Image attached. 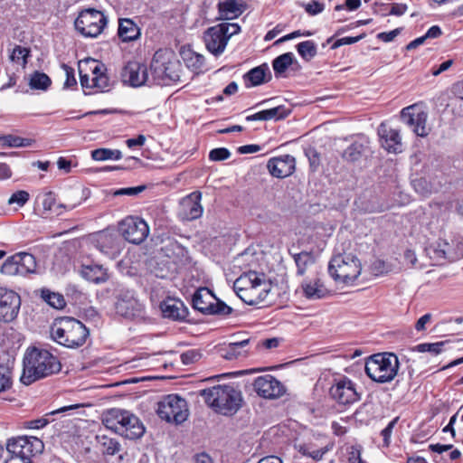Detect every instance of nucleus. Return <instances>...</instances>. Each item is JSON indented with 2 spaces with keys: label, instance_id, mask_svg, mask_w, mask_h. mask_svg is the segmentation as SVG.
I'll list each match as a JSON object with an SVG mask.
<instances>
[{
  "label": "nucleus",
  "instance_id": "052dcab7",
  "mask_svg": "<svg viewBox=\"0 0 463 463\" xmlns=\"http://www.w3.org/2000/svg\"><path fill=\"white\" fill-rule=\"evenodd\" d=\"M144 185H139L136 187H128V188H121L118 190L115 194L116 195H129L134 196L138 194L139 193L143 192L145 190Z\"/></svg>",
  "mask_w": 463,
  "mask_h": 463
},
{
  "label": "nucleus",
  "instance_id": "e2e57ef3",
  "mask_svg": "<svg viewBox=\"0 0 463 463\" xmlns=\"http://www.w3.org/2000/svg\"><path fill=\"white\" fill-rule=\"evenodd\" d=\"M29 265L24 264V268L29 269L26 271V275L29 274H43L45 270V267L43 265L44 262H28Z\"/></svg>",
  "mask_w": 463,
  "mask_h": 463
},
{
  "label": "nucleus",
  "instance_id": "c9c22d12",
  "mask_svg": "<svg viewBox=\"0 0 463 463\" xmlns=\"http://www.w3.org/2000/svg\"><path fill=\"white\" fill-rule=\"evenodd\" d=\"M96 439L103 454L112 456L120 450L121 445L115 439L106 435H97Z\"/></svg>",
  "mask_w": 463,
  "mask_h": 463
},
{
  "label": "nucleus",
  "instance_id": "2f4dec72",
  "mask_svg": "<svg viewBox=\"0 0 463 463\" xmlns=\"http://www.w3.org/2000/svg\"><path fill=\"white\" fill-rule=\"evenodd\" d=\"M267 72L269 67L266 64L255 67L244 75L246 87H253L266 82Z\"/></svg>",
  "mask_w": 463,
  "mask_h": 463
},
{
  "label": "nucleus",
  "instance_id": "69168bd1",
  "mask_svg": "<svg viewBox=\"0 0 463 463\" xmlns=\"http://www.w3.org/2000/svg\"><path fill=\"white\" fill-rule=\"evenodd\" d=\"M306 11L312 15L320 14L324 10V4L312 1L305 5Z\"/></svg>",
  "mask_w": 463,
  "mask_h": 463
},
{
  "label": "nucleus",
  "instance_id": "f8f14e48",
  "mask_svg": "<svg viewBox=\"0 0 463 463\" xmlns=\"http://www.w3.org/2000/svg\"><path fill=\"white\" fill-rule=\"evenodd\" d=\"M8 452L14 456L13 459H30L43 449V441L33 436H19L9 439L6 444Z\"/></svg>",
  "mask_w": 463,
  "mask_h": 463
},
{
  "label": "nucleus",
  "instance_id": "412c9836",
  "mask_svg": "<svg viewBox=\"0 0 463 463\" xmlns=\"http://www.w3.org/2000/svg\"><path fill=\"white\" fill-rule=\"evenodd\" d=\"M122 80L132 87L153 83L149 79L147 67L137 61H128L121 72Z\"/></svg>",
  "mask_w": 463,
  "mask_h": 463
},
{
  "label": "nucleus",
  "instance_id": "774afa93",
  "mask_svg": "<svg viewBox=\"0 0 463 463\" xmlns=\"http://www.w3.org/2000/svg\"><path fill=\"white\" fill-rule=\"evenodd\" d=\"M400 33H401V29L396 28L390 32H383V33H378L377 38L383 42L389 43V42L393 41L394 38L400 34Z\"/></svg>",
  "mask_w": 463,
  "mask_h": 463
},
{
  "label": "nucleus",
  "instance_id": "5701e85b",
  "mask_svg": "<svg viewBox=\"0 0 463 463\" xmlns=\"http://www.w3.org/2000/svg\"><path fill=\"white\" fill-rule=\"evenodd\" d=\"M267 167L270 175L277 178H285L291 175L296 169L295 157L283 155L268 161Z\"/></svg>",
  "mask_w": 463,
  "mask_h": 463
},
{
  "label": "nucleus",
  "instance_id": "1a4fd4ad",
  "mask_svg": "<svg viewBox=\"0 0 463 463\" xmlns=\"http://www.w3.org/2000/svg\"><path fill=\"white\" fill-rule=\"evenodd\" d=\"M156 413L161 420L177 425L187 420L189 411L184 399L177 394H169L157 403Z\"/></svg>",
  "mask_w": 463,
  "mask_h": 463
},
{
  "label": "nucleus",
  "instance_id": "dca6fc26",
  "mask_svg": "<svg viewBox=\"0 0 463 463\" xmlns=\"http://www.w3.org/2000/svg\"><path fill=\"white\" fill-rule=\"evenodd\" d=\"M115 308L117 314L128 319L144 317V305L129 290L118 294Z\"/></svg>",
  "mask_w": 463,
  "mask_h": 463
},
{
  "label": "nucleus",
  "instance_id": "6e6552de",
  "mask_svg": "<svg viewBox=\"0 0 463 463\" xmlns=\"http://www.w3.org/2000/svg\"><path fill=\"white\" fill-rule=\"evenodd\" d=\"M240 31L239 24L233 23H222L210 27L203 37L207 50L215 56L222 54L230 38Z\"/></svg>",
  "mask_w": 463,
  "mask_h": 463
},
{
  "label": "nucleus",
  "instance_id": "58836bf2",
  "mask_svg": "<svg viewBox=\"0 0 463 463\" xmlns=\"http://www.w3.org/2000/svg\"><path fill=\"white\" fill-rule=\"evenodd\" d=\"M365 146L363 143L354 142L343 152V158L348 162H356L364 152Z\"/></svg>",
  "mask_w": 463,
  "mask_h": 463
},
{
  "label": "nucleus",
  "instance_id": "5fc2aeb1",
  "mask_svg": "<svg viewBox=\"0 0 463 463\" xmlns=\"http://www.w3.org/2000/svg\"><path fill=\"white\" fill-rule=\"evenodd\" d=\"M70 270L67 262H52V267L50 269L51 274L54 278H60L66 275Z\"/></svg>",
  "mask_w": 463,
  "mask_h": 463
},
{
  "label": "nucleus",
  "instance_id": "09e8293b",
  "mask_svg": "<svg viewBox=\"0 0 463 463\" xmlns=\"http://www.w3.org/2000/svg\"><path fill=\"white\" fill-rule=\"evenodd\" d=\"M232 311V308L226 305L224 302L217 299L214 297V300H213V305L211 307V311H209L208 315H221V316H227L231 314Z\"/></svg>",
  "mask_w": 463,
  "mask_h": 463
},
{
  "label": "nucleus",
  "instance_id": "37998d69",
  "mask_svg": "<svg viewBox=\"0 0 463 463\" xmlns=\"http://www.w3.org/2000/svg\"><path fill=\"white\" fill-rule=\"evenodd\" d=\"M0 144L8 147H24L31 146L32 140L17 136L6 135L0 137Z\"/></svg>",
  "mask_w": 463,
  "mask_h": 463
},
{
  "label": "nucleus",
  "instance_id": "473e14b6",
  "mask_svg": "<svg viewBox=\"0 0 463 463\" xmlns=\"http://www.w3.org/2000/svg\"><path fill=\"white\" fill-rule=\"evenodd\" d=\"M181 54L187 68L191 69L193 71L199 72L203 69L204 57L202 54L190 49L184 50Z\"/></svg>",
  "mask_w": 463,
  "mask_h": 463
},
{
  "label": "nucleus",
  "instance_id": "a18cd8bd",
  "mask_svg": "<svg viewBox=\"0 0 463 463\" xmlns=\"http://www.w3.org/2000/svg\"><path fill=\"white\" fill-rule=\"evenodd\" d=\"M51 84V79L43 72H34L31 79L29 85L33 90H45Z\"/></svg>",
  "mask_w": 463,
  "mask_h": 463
},
{
  "label": "nucleus",
  "instance_id": "6e6d98bb",
  "mask_svg": "<svg viewBox=\"0 0 463 463\" xmlns=\"http://www.w3.org/2000/svg\"><path fill=\"white\" fill-rule=\"evenodd\" d=\"M202 354L198 350L191 349L181 354V361L184 364H191L200 360Z\"/></svg>",
  "mask_w": 463,
  "mask_h": 463
},
{
  "label": "nucleus",
  "instance_id": "0e129e2a",
  "mask_svg": "<svg viewBox=\"0 0 463 463\" xmlns=\"http://www.w3.org/2000/svg\"><path fill=\"white\" fill-rule=\"evenodd\" d=\"M363 38L362 35L356 36V37H343L341 39L336 40L334 44L332 45V49H336L342 45H347V44H353L357 42H359Z\"/></svg>",
  "mask_w": 463,
  "mask_h": 463
},
{
  "label": "nucleus",
  "instance_id": "bf43d9fd",
  "mask_svg": "<svg viewBox=\"0 0 463 463\" xmlns=\"http://www.w3.org/2000/svg\"><path fill=\"white\" fill-rule=\"evenodd\" d=\"M62 69L66 74V80L64 82V86L66 88H71L76 85L77 81L74 76V70L66 64H62Z\"/></svg>",
  "mask_w": 463,
  "mask_h": 463
},
{
  "label": "nucleus",
  "instance_id": "79ce46f5",
  "mask_svg": "<svg viewBox=\"0 0 463 463\" xmlns=\"http://www.w3.org/2000/svg\"><path fill=\"white\" fill-rule=\"evenodd\" d=\"M297 50L301 58L307 61L313 59L317 52V48L313 41L301 42L297 45Z\"/></svg>",
  "mask_w": 463,
  "mask_h": 463
},
{
  "label": "nucleus",
  "instance_id": "7ed1b4c3",
  "mask_svg": "<svg viewBox=\"0 0 463 463\" xmlns=\"http://www.w3.org/2000/svg\"><path fill=\"white\" fill-rule=\"evenodd\" d=\"M205 403L216 413L232 416L242 404L241 392L232 384H218L200 391Z\"/></svg>",
  "mask_w": 463,
  "mask_h": 463
},
{
  "label": "nucleus",
  "instance_id": "13d9d810",
  "mask_svg": "<svg viewBox=\"0 0 463 463\" xmlns=\"http://www.w3.org/2000/svg\"><path fill=\"white\" fill-rule=\"evenodd\" d=\"M306 155L308 158L310 168L316 171L320 165V155L315 148L307 149Z\"/></svg>",
  "mask_w": 463,
  "mask_h": 463
},
{
  "label": "nucleus",
  "instance_id": "4d7b16f0",
  "mask_svg": "<svg viewBox=\"0 0 463 463\" xmlns=\"http://www.w3.org/2000/svg\"><path fill=\"white\" fill-rule=\"evenodd\" d=\"M231 156V152L225 147L214 148L210 151L209 158L212 161H222Z\"/></svg>",
  "mask_w": 463,
  "mask_h": 463
},
{
  "label": "nucleus",
  "instance_id": "9b49d317",
  "mask_svg": "<svg viewBox=\"0 0 463 463\" xmlns=\"http://www.w3.org/2000/svg\"><path fill=\"white\" fill-rule=\"evenodd\" d=\"M330 397L340 405H351L361 400L357 384L345 375L334 377L329 388Z\"/></svg>",
  "mask_w": 463,
  "mask_h": 463
},
{
  "label": "nucleus",
  "instance_id": "a19ab883",
  "mask_svg": "<svg viewBox=\"0 0 463 463\" xmlns=\"http://www.w3.org/2000/svg\"><path fill=\"white\" fill-rule=\"evenodd\" d=\"M83 200V190L80 188H76L71 190V194L67 199V202L57 205L56 209L63 208L67 211H71L73 210L78 205H80Z\"/></svg>",
  "mask_w": 463,
  "mask_h": 463
},
{
  "label": "nucleus",
  "instance_id": "ea45409f",
  "mask_svg": "<svg viewBox=\"0 0 463 463\" xmlns=\"http://www.w3.org/2000/svg\"><path fill=\"white\" fill-rule=\"evenodd\" d=\"M294 55L292 52H286L277 57L273 62V70L276 75H281L292 64Z\"/></svg>",
  "mask_w": 463,
  "mask_h": 463
},
{
  "label": "nucleus",
  "instance_id": "f03ea898",
  "mask_svg": "<svg viewBox=\"0 0 463 463\" xmlns=\"http://www.w3.org/2000/svg\"><path fill=\"white\" fill-rule=\"evenodd\" d=\"M21 382L26 385L57 373L61 365L59 359L46 349L30 347L24 356Z\"/></svg>",
  "mask_w": 463,
  "mask_h": 463
},
{
  "label": "nucleus",
  "instance_id": "864d4df0",
  "mask_svg": "<svg viewBox=\"0 0 463 463\" xmlns=\"http://www.w3.org/2000/svg\"><path fill=\"white\" fill-rule=\"evenodd\" d=\"M30 198V194L28 192L20 190L14 193L11 197L8 199L9 204H17L19 207L24 206Z\"/></svg>",
  "mask_w": 463,
  "mask_h": 463
},
{
  "label": "nucleus",
  "instance_id": "aec40b11",
  "mask_svg": "<svg viewBox=\"0 0 463 463\" xmlns=\"http://www.w3.org/2000/svg\"><path fill=\"white\" fill-rule=\"evenodd\" d=\"M253 387L258 395L265 399H276L285 392L284 385L270 374L257 377Z\"/></svg>",
  "mask_w": 463,
  "mask_h": 463
},
{
  "label": "nucleus",
  "instance_id": "423d86ee",
  "mask_svg": "<svg viewBox=\"0 0 463 463\" xmlns=\"http://www.w3.org/2000/svg\"><path fill=\"white\" fill-rule=\"evenodd\" d=\"M51 335L58 344L69 348H76L86 342L89 330L80 321L63 317L54 320L51 326Z\"/></svg>",
  "mask_w": 463,
  "mask_h": 463
},
{
  "label": "nucleus",
  "instance_id": "bb28decb",
  "mask_svg": "<svg viewBox=\"0 0 463 463\" xmlns=\"http://www.w3.org/2000/svg\"><path fill=\"white\" fill-rule=\"evenodd\" d=\"M165 317L173 320H183L187 315V309L181 300L168 298L160 304Z\"/></svg>",
  "mask_w": 463,
  "mask_h": 463
},
{
  "label": "nucleus",
  "instance_id": "0eeeda50",
  "mask_svg": "<svg viewBox=\"0 0 463 463\" xmlns=\"http://www.w3.org/2000/svg\"><path fill=\"white\" fill-rule=\"evenodd\" d=\"M399 359L392 353H378L365 362L366 375L373 382L385 383L392 382L399 370Z\"/></svg>",
  "mask_w": 463,
  "mask_h": 463
},
{
  "label": "nucleus",
  "instance_id": "f257e3e1",
  "mask_svg": "<svg viewBox=\"0 0 463 463\" xmlns=\"http://www.w3.org/2000/svg\"><path fill=\"white\" fill-rule=\"evenodd\" d=\"M236 295L247 305L275 304L284 292L283 287L274 283L263 273L249 271L241 274L233 283Z\"/></svg>",
  "mask_w": 463,
  "mask_h": 463
},
{
  "label": "nucleus",
  "instance_id": "4be33fe9",
  "mask_svg": "<svg viewBox=\"0 0 463 463\" xmlns=\"http://www.w3.org/2000/svg\"><path fill=\"white\" fill-rule=\"evenodd\" d=\"M378 135L382 146L389 153L398 154L402 152L403 145L400 131L382 123L378 128Z\"/></svg>",
  "mask_w": 463,
  "mask_h": 463
},
{
  "label": "nucleus",
  "instance_id": "8fccbe9b",
  "mask_svg": "<svg viewBox=\"0 0 463 463\" xmlns=\"http://www.w3.org/2000/svg\"><path fill=\"white\" fill-rule=\"evenodd\" d=\"M37 200L45 212L52 211L55 205V194L51 191L40 194Z\"/></svg>",
  "mask_w": 463,
  "mask_h": 463
},
{
  "label": "nucleus",
  "instance_id": "6ab92c4d",
  "mask_svg": "<svg viewBox=\"0 0 463 463\" xmlns=\"http://www.w3.org/2000/svg\"><path fill=\"white\" fill-rule=\"evenodd\" d=\"M201 200L202 193L199 191H194L182 198L179 203L178 217L183 221H193L200 218L203 213Z\"/></svg>",
  "mask_w": 463,
  "mask_h": 463
},
{
  "label": "nucleus",
  "instance_id": "393cba45",
  "mask_svg": "<svg viewBox=\"0 0 463 463\" xmlns=\"http://www.w3.org/2000/svg\"><path fill=\"white\" fill-rule=\"evenodd\" d=\"M303 296L309 300H318L331 295L321 278L306 279L301 283Z\"/></svg>",
  "mask_w": 463,
  "mask_h": 463
},
{
  "label": "nucleus",
  "instance_id": "9d476101",
  "mask_svg": "<svg viewBox=\"0 0 463 463\" xmlns=\"http://www.w3.org/2000/svg\"><path fill=\"white\" fill-rule=\"evenodd\" d=\"M107 23V16L101 11L90 8L79 14L74 25L82 36L95 38L102 33Z\"/></svg>",
  "mask_w": 463,
  "mask_h": 463
},
{
  "label": "nucleus",
  "instance_id": "c85d7f7f",
  "mask_svg": "<svg viewBox=\"0 0 463 463\" xmlns=\"http://www.w3.org/2000/svg\"><path fill=\"white\" fill-rule=\"evenodd\" d=\"M118 34L123 42H131L139 38L140 29L131 19L120 18Z\"/></svg>",
  "mask_w": 463,
  "mask_h": 463
},
{
  "label": "nucleus",
  "instance_id": "7c9ffc66",
  "mask_svg": "<svg viewBox=\"0 0 463 463\" xmlns=\"http://www.w3.org/2000/svg\"><path fill=\"white\" fill-rule=\"evenodd\" d=\"M362 275L364 280L379 277L392 271L391 262H364Z\"/></svg>",
  "mask_w": 463,
  "mask_h": 463
},
{
  "label": "nucleus",
  "instance_id": "de8ad7c7",
  "mask_svg": "<svg viewBox=\"0 0 463 463\" xmlns=\"http://www.w3.org/2000/svg\"><path fill=\"white\" fill-rule=\"evenodd\" d=\"M446 342H437V343H423L420 344L416 346V350L420 353H431L432 354H439L442 352L443 347Z\"/></svg>",
  "mask_w": 463,
  "mask_h": 463
},
{
  "label": "nucleus",
  "instance_id": "72a5a7b5",
  "mask_svg": "<svg viewBox=\"0 0 463 463\" xmlns=\"http://www.w3.org/2000/svg\"><path fill=\"white\" fill-rule=\"evenodd\" d=\"M250 338L238 339L228 344L223 357L228 360L236 359L243 355L246 352L243 350L249 345Z\"/></svg>",
  "mask_w": 463,
  "mask_h": 463
},
{
  "label": "nucleus",
  "instance_id": "f3484780",
  "mask_svg": "<svg viewBox=\"0 0 463 463\" xmlns=\"http://www.w3.org/2000/svg\"><path fill=\"white\" fill-rule=\"evenodd\" d=\"M21 297L13 289L0 287V322L14 321L20 311Z\"/></svg>",
  "mask_w": 463,
  "mask_h": 463
},
{
  "label": "nucleus",
  "instance_id": "603ef678",
  "mask_svg": "<svg viewBox=\"0 0 463 463\" xmlns=\"http://www.w3.org/2000/svg\"><path fill=\"white\" fill-rule=\"evenodd\" d=\"M11 371L7 367L0 365V392L8 390L11 387Z\"/></svg>",
  "mask_w": 463,
  "mask_h": 463
},
{
  "label": "nucleus",
  "instance_id": "680f3d73",
  "mask_svg": "<svg viewBox=\"0 0 463 463\" xmlns=\"http://www.w3.org/2000/svg\"><path fill=\"white\" fill-rule=\"evenodd\" d=\"M49 420L45 418H39L24 422V427L32 430H39L45 427Z\"/></svg>",
  "mask_w": 463,
  "mask_h": 463
},
{
  "label": "nucleus",
  "instance_id": "a211bd4d",
  "mask_svg": "<svg viewBox=\"0 0 463 463\" xmlns=\"http://www.w3.org/2000/svg\"><path fill=\"white\" fill-rule=\"evenodd\" d=\"M90 67L91 74L82 73L80 67V80L83 89L95 90L96 91H104L109 84V77L104 73L105 68L103 64L92 62Z\"/></svg>",
  "mask_w": 463,
  "mask_h": 463
},
{
  "label": "nucleus",
  "instance_id": "39448f33",
  "mask_svg": "<svg viewBox=\"0 0 463 463\" xmlns=\"http://www.w3.org/2000/svg\"><path fill=\"white\" fill-rule=\"evenodd\" d=\"M150 70L153 84L170 85L180 81L182 64L173 51L160 49L154 54Z\"/></svg>",
  "mask_w": 463,
  "mask_h": 463
},
{
  "label": "nucleus",
  "instance_id": "e433bc0d",
  "mask_svg": "<svg viewBox=\"0 0 463 463\" xmlns=\"http://www.w3.org/2000/svg\"><path fill=\"white\" fill-rule=\"evenodd\" d=\"M91 157L95 161L119 160L122 153L118 149L98 148L91 151Z\"/></svg>",
  "mask_w": 463,
  "mask_h": 463
},
{
  "label": "nucleus",
  "instance_id": "ddd939ff",
  "mask_svg": "<svg viewBox=\"0 0 463 463\" xmlns=\"http://www.w3.org/2000/svg\"><path fill=\"white\" fill-rule=\"evenodd\" d=\"M361 262H329L328 272L341 288L353 286L362 275Z\"/></svg>",
  "mask_w": 463,
  "mask_h": 463
},
{
  "label": "nucleus",
  "instance_id": "c03bdc74",
  "mask_svg": "<svg viewBox=\"0 0 463 463\" xmlns=\"http://www.w3.org/2000/svg\"><path fill=\"white\" fill-rule=\"evenodd\" d=\"M28 270L24 268V262H3L1 266V272L8 276H26Z\"/></svg>",
  "mask_w": 463,
  "mask_h": 463
},
{
  "label": "nucleus",
  "instance_id": "cd10ccee",
  "mask_svg": "<svg viewBox=\"0 0 463 463\" xmlns=\"http://www.w3.org/2000/svg\"><path fill=\"white\" fill-rule=\"evenodd\" d=\"M218 5L221 17L225 20L237 18L244 11L243 0H222Z\"/></svg>",
  "mask_w": 463,
  "mask_h": 463
},
{
  "label": "nucleus",
  "instance_id": "49530a36",
  "mask_svg": "<svg viewBox=\"0 0 463 463\" xmlns=\"http://www.w3.org/2000/svg\"><path fill=\"white\" fill-rule=\"evenodd\" d=\"M151 273L156 278L166 279L170 276L168 262H148Z\"/></svg>",
  "mask_w": 463,
  "mask_h": 463
},
{
  "label": "nucleus",
  "instance_id": "2eb2a0df",
  "mask_svg": "<svg viewBox=\"0 0 463 463\" xmlns=\"http://www.w3.org/2000/svg\"><path fill=\"white\" fill-rule=\"evenodd\" d=\"M118 231L123 238L130 243L140 244L149 234L147 223L137 216H128L118 224Z\"/></svg>",
  "mask_w": 463,
  "mask_h": 463
},
{
  "label": "nucleus",
  "instance_id": "3c124183",
  "mask_svg": "<svg viewBox=\"0 0 463 463\" xmlns=\"http://www.w3.org/2000/svg\"><path fill=\"white\" fill-rule=\"evenodd\" d=\"M266 111H267L269 120L282 119V118H286L290 113V109H287L283 105H279L274 108L266 109Z\"/></svg>",
  "mask_w": 463,
  "mask_h": 463
},
{
  "label": "nucleus",
  "instance_id": "338daca9",
  "mask_svg": "<svg viewBox=\"0 0 463 463\" xmlns=\"http://www.w3.org/2000/svg\"><path fill=\"white\" fill-rule=\"evenodd\" d=\"M349 463H365L361 458V449L358 447H351L348 452Z\"/></svg>",
  "mask_w": 463,
  "mask_h": 463
},
{
  "label": "nucleus",
  "instance_id": "4468645a",
  "mask_svg": "<svg viewBox=\"0 0 463 463\" xmlns=\"http://www.w3.org/2000/svg\"><path fill=\"white\" fill-rule=\"evenodd\" d=\"M428 114L420 104H413L402 109V121L411 128L418 137H427L430 128L427 126Z\"/></svg>",
  "mask_w": 463,
  "mask_h": 463
},
{
  "label": "nucleus",
  "instance_id": "20e7f679",
  "mask_svg": "<svg viewBox=\"0 0 463 463\" xmlns=\"http://www.w3.org/2000/svg\"><path fill=\"white\" fill-rule=\"evenodd\" d=\"M101 420L107 429L128 439H138L146 431L140 419L127 410L109 409L103 412Z\"/></svg>",
  "mask_w": 463,
  "mask_h": 463
},
{
  "label": "nucleus",
  "instance_id": "c756f323",
  "mask_svg": "<svg viewBox=\"0 0 463 463\" xmlns=\"http://www.w3.org/2000/svg\"><path fill=\"white\" fill-rule=\"evenodd\" d=\"M214 300V296L206 288H202L196 290L193 297V307L203 314H209Z\"/></svg>",
  "mask_w": 463,
  "mask_h": 463
},
{
  "label": "nucleus",
  "instance_id": "a878e982",
  "mask_svg": "<svg viewBox=\"0 0 463 463\" xmlns=\"http://www.w3.org/2000/svg\"><path fill=\"white\" fill-rule=\"evenodd\" d=\"M80 275L86 280L97 284L105 282L109 279L108 268L97 262L83 264L80 269Z\"/></svg>",
  "mask_w": 463,
  "mask_h": 463
},
{
  "label": "nucleus",
  "instance_id": "4c0bfd02",
  "mask_svg": "<svg viewBox=\"0 0 463 463\" xmlns=\"http://www.w3.org/2000/svg\"><path fill=\"white\" fill-rule=\"evenodd\" d=\"M29 55L30 50L28 48L21 45H15L11 52L10 60L13 63L20 66L22 69H24Z\"/></svg>",
  "mask_w": 463,
  "mask_h": 463
},
{
  "label": "nucleus",
  "instance_id": "b1692460",
  "mask_svg": "<svg viewBox=\"0 0 463 463\" xmlns=\"http://www.w3.org/2000/svg\"><path fill=\"white\" fill-rule=\"evenodd\" d=\"M335 443L325 440L322 437H317L307 444L299 446V452L316 461L323 458L324 455L333 449Z\"/></svg>",
  "mask_w": 463,
  "mask_h": 463
},
{
  "label": "nucleus",
  "instance_id": "f704fd0d",
  "mask_svg": "<svg viewBox=\"0 0 463 463\" xmlns=\"http://www.w3.org/2000/svg\"><path fill=\"white\" fill-rule=\"evenodd\" d=\"M41 298L50 307L61 309L66 306V301L62 294L52 291L48 288L41 289Z\"/></svg>",
  "mask_w": 463,
  "mask_h": 463
}]
</instances>
